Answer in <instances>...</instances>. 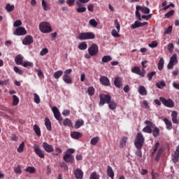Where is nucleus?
I'll list each match as a JSON object with an SVG mask.
<instances>
[{
	"mask_svg": "<svg viewBox=\"0 0 179 179\" xmlns=\"http://www.w3.org/2000/svg\"><path fill=\"white\" fill-rule=\"evenodd\" d=\"M143 143H145V137L142 133H137L134 145L136 149H142L143 148Z\"/></svg>",
	"mask_w": 179,
	"mask_h": 179,
	"instance_id": "obj_1",
	"label": "nucleus"
},
{
	"mask_svg": "<svg viewBox=\"0 0 179 179\" xmlns=\"http://www.w3.org/2000/svg\"><path fill=\"white\" fill-rule=\"evenodd\" d=\"M94 38H96V35L93 32H83L78 34V39L81 41L94 40Z\"/></svg>",
	"mask_w": 179,
	"mask_h": 179,
	"instance_id": "obj_2",
	"label": "nucleus"
},
{
	"mask_svg": "<svg viewBox=\"0 0 179 179\" xmlns=\"http://www.w3.org/2000/svg\"><path fill=\"white\" fill-rule=\"evenodd\" d=\"M111 101V96L108 94H100L99 106H104V104H108Z\"/></svg>",
	"mask_w": 179,
	"mask_h": 179,
	"instance_id": "obj_3",
	"label": "nucleus"
},
{
	"mask_svg": "<svg viewBox=\"0 0 179 179\" xmlns=\"http://www.w3.org/2000/svg\"><path fill=\"white\" fill-rule=\"evenodd\" d=\"M39 30L42 33H51V31H52L51 25L47 22H43L39 24Z\"/></svg>",
	"mask_w": 179,
	"mask_h": 179,
	"instance_id": "obj_4",
	"label": "nucleus"
},
{
	"mask_svg": "<svg viewBox=\"0 0 179 179\" xmlns=\"http://www.w3.org/2000/svg\"><path fill=\"white\" fill-rule=\"evenodd\" d=\"M159 100L168 108H173L174 107V101L171 99H166L164 97H159Z\"/></svg>",
	"mask_w": 179,
	"mask_h": 179,
	"instance_id": "obj_5",
	"label": "nucleus"
},
{
	"mask_svg": "<svg viewBox=\"0 0 179 179\" xmlns=\"http://www.w3.org/2000/svg\"><path fill=\"white\" fill-rule=\"evenodd\" d=\"M88 54L90 57H94V55H97L99 54V46L96 43H93L88 48Z\"/></svg>",
	"mask_w": 179,
	"mask_h": 179,
	"instance_id": "obj_6",
	"label": "nucleus"
},
{
	"mask_svg": "<svg viewBox=\"0 0 179 179\" xmlns=\"http://www.w3.org/2000/svg\"><path fill=\"white\" fill-rule=\"evenodd\" d=\"M34 149L36 155H37L38 157H40L41 159H44L45 156V153L44 152V151L42 150L41 148H40V145L37 144H34Z\"/></svg>",
	"mask_w": 179,
	"mask_h": 179,
	"instance_id": "obj_7",
	"label": "nucleus"
},
{
	"mask_svg": "<svg viewBox=\"0 0 179 179\" xmlns=\"http://www.w3.org/2000/svg\"><path fill=\"white\" fill-rule=\"evenodd\" d=\"M14 36H24V34H27V31L24 27H17L15 31L13 32Z\"/></svg>",
	"mask_w": 179,
	"mask_h": 179,
	"instance_id": "obj_8",
	"label": "nucleus"
},
{
	"mask_svg": "<svg viewBox=\"0 0 179 179\" xmlns=\"http://www.w3.org/2000/svg\"><path fill=\"white\" fill-rule=\"evenodd\" d=\"M52 113L54 114L55 118H56L57 121H59V122L62 121V117L61 116V113H59V110H58V108L55 106L52 108Z\"/></svg>",
	"mask_w": 179,
	"mask_h": 179,
	"instance_id": "obj_9",
	"label": "nucleus"
},
{
	"mask_svg": "<svg viewBox=\"0 0 179 179\" xmlns=\"http://www.w3.org/2000/svg\"><path fill=\"white\" fill-rule=\"evenodd\" d=\"M63 159L66 163H71V164H72V163L75 162V157H73L72 155L65 154L63 156Z\"/></svg>",
	"mask_w": 179,
	"mask_h": 179,
	"instance_id": "obj_10",
	"label": "nucleus"
},
{
	"mask_svg": "<svg viewBox=\"0 0 179 179\" xmlns=\"http://www.w3.org/2000/svg\"><path fill=\"white\" fill-rule=\"evenodd\" d=\"M42 146L44 150L47 152V153H52V152H54V147L52 145H50L48 143L43 142Z\"/></svg>",
	"mask_w": 179,
	"mask_h": 179,
	"instance_id": "obj_11",
	"label": "nucleus"
},
{
	"mask_svg": "<svg viewBox=\"0 0 179 179\" xmlns=\"http://www.w3.org/2000/svg\"><path fill=\"white\" fill-rule=\"evenodd\" d=\"M148 24H149L148 22H141L137 20L134 22V24L131 25V29H138V27H143Z\"/></svg>",
	"mask_w": 179,
	"mask_h": 179,
	"instance_id": "obj_12",
	"label": "nucleus"
},
{
	"mask_svg": "<svg viewBox=\"0 0 179 179\" xmlns=\"http://www.w3.org/2000/svg\"><path fill=\"white\" fill-rule=\"evenodd\" d=\"M34 41L33 36L29 35L22 40V44L24 45H30V44H33Z\"/></svg>",
	"mask_w": 179,
	"mask_h": 179,
	"instance_id": "obj_13",
	"label": "nucleus"
},
{
	"mask_svg": "<svg viewBox=\"0 0 179 179\" xmlns=\"http://www.w3.org/2000/svg\"><path fill=\"white\" fill-rule=\"evenodd\" d=\"M178 159H179V145L176 147V150L173 154L172 160L173 163H178Z\"/></svg>",
	"mask_w": 179,
	"mask_h": 179,
	"instance_id": "obj_14",
	"label": "nucleus"
},
{
	"mask_svg": "<svg viewBox=\"0 0 179 179\" xmlns=\"http://www.w3.org/2000/svg\"><path fill=\"white\" fill-rule=\"evenodd\" d=\"M99 82L103 86H110V80L106 76H101L99 79Z\"/></svg>",
	"mask_w": 179,
	"mask_h": 179,
	"instance_id": "obj_15",
	"label": "nucleus"
},
{
	"mask_svg": "<svg viewBox=\"0 0 179 179\" xmlns=\"http://www.w3.org/2000/svg\"><path fill=\"white\" fill-rule=\"evenodd\" d=\"M74 176L76 179H83V171H82L81 169L78 168L74 172Z\"/></svg>",
	"mask_w": 179,
	"mask_h": 179,
	"instance_id": "obj_16",
	"label": "nucleus"
},
{
	"mask_svg": "<svg viewBox=\"0 0 179 179\" xmlns=\"http://www.w3.org/2000/svg\"><path fill=\"white\" fill-rule=\"evenodd\" d=\"M83 136V134L79 131H73L71 133V137L73 139H80V138H82Z\"/></svg>",
	"mask_w": 179,
	"mask_h": 179,
	"instance_id": "obj_17",
	"label": "nucleus"
},
{
	"mask_svg": "<svg viewBox=\"0 0 179 179\" xmlns=\"http://www.w3.org/2000/svg\"><path fill=\"white\" fill-rule=\"evenodd\" d=\"M114 85L116 87H121L122 86V78L121 77L115 78Z\"/></svg>",
	"mask_w": 179,
	"mask_h": 179,
	"instance_id": "obj_18",
	"label": "nucleus"
},
{
	"mask_svg": "<svg viewBox=\"0 0 179 179\" xmlns=\"http://www.w3.org/2000/svg\"><path fill=\"white\" fill-rule=\"evenodd\" d=\"M15 64L17 65H22L23 62V56L22 55H18L15 58Z\"/></svg>",
	"mask_w": 179,
	"mask_h": 179,
	"instance_id": "obj_19",
	"label": "nucleus"
},
{
	"mask_svg": "<svg viewBox=\"0 0 179 179\" xmlns=\"http://www.w3.org/2000/svg\"><path fill=\"white\" fill-rule=\"evenodd\" d=\"M83 125H85V121H83V120L78 119L76 122L74 127L76 129H79V128H80V127H83Z\"/></svg>",
	"mask_w": 179,
	"mask_h": 179,
	"instance_id": "obj_20",
	"label": "nucleus"
},
{
	"mask_svg": "<svg viewBox=\"0 0 179 179\" xmlns=\"http://www.w3.org/2000/svg\"><path fill=\"white\" fill-rule=\"evenodd\" d=\"M45 125L48 129V131H52V127L51 125V120L48 117L45 118Z\"/></svg>",
	"mask_w": 179,
	"mask_h": 179,
	"instance_id": "obj_21",
	"label": "nucleus"
},
{
	"mask_svg": "<svg viewBox=\"0 0 179 179\" xmlns=\"http://www.w3.org/2000/svg\"><path fill=\"white\" fill-rule=\"evenodd\" d=\"M164 122L165 123L166 129H168L169 131L173 129V124H171V122L169 120V119L165 117L164 119Z\"/></svg>",
	"mask_w": 179,
	"mask_h": 179,
	"instance_id": "obj_22",
	"label": "nucleus"
},
{
	"mask_svg": "<svg viewBox=\"0 0 179 179\" xmlns=\"http://www.w3.org/2000/svg\"><path fill=\"white\" fill-rule=\"evenodd\" d=\"M107 174L108 177H110V178L114 179V171L113 170V168L110 166H108Z\"/></svg>",
	"mask_w": 179,
	"mask_h": 179,
	"instance_id": "obj_23",
	"label": "nucleus"
},
{
	"mask_svg": "<svg viewBox=\"0 0 179 179\" xmlns=\"http://www.w3.org/2000/svg\"><path fill=\"white\" fill-rule=\"evenodd\" d=\"M138 93L141 96H146V94H148V91L144 86L141 85L138 89Z\"/></svg>",
	"mask_w": 179,
	"mask_h": 179,
	"instance_id": "obj_24",
	"label": "nucleus"
},
{
	"mask_svg": "<svg viewBox=\"0 0 179 179\" xmlns=\"http://www.w3.org/2000/svg\"><path fill=\"white\" fill-rule=\"evenodd\" d=\"M178 115V113H177V111H173L171 113V117H172V122L173 124H178V120H177V116Z\"/></svg>",
	"mask_w": 179,
	"mask_h": 179,
	"instance_id": "obj_25",
	"label": "nucleus"
},
{
	"mask_svg": "<svg viewBox=\"0 0 179 179\" xmlns=\"http://www.w3.org/2000/svg\"><path fill=\"white\" fill-rule=\"evenodd\" d=\"M62 80L65 83H67L68 85L72 83V78H71V76H69L64 75L62 76Z\"/></svg>",
	"mask_w": 179,
	"mask_h": 179,
	"instance_id": "obj_26",
	"label": "nucleus"
},
{
	"mask_svg": "<svg viewBox=\"0 0 179 179\" xmlns=\"http://www.w3.org/2000/svg\"><path fill=\"white\" fill-rule=\"evenodd\" d=\"M22 66H24V68H33V66H34V64L31 62L24 61Z\"/></svg>",
	"mask_w": 179,
	"mask_h": 179,
	"instance_id": "obj_27",
	"label": "nucleus"
},
{
	"mask_svg": "<svg viewBox=\"0 0 179 179\" xmlns=\"http://www.w3.org/2000/svg\"><path fill=\"white\" fill-rule=\"evenodd\" d=\"M5 9L8 13L13 12L15 10V5H10V3H7L6 5Z\"/></svg>",
	"mask_w": 179,
	"mask_h": 179,
	"instance_id": "obj_28",
	"label": "nucleus"
},
{
	"mask_svg": "<svg viewBox=\"0 0 179 179\" xmlns=\"http://www.w3.org/2000/svg\"><path fill=\"white\" fill-rule=\"evenodd\" d=\"M42 8L45 11L50 10V9H51L50 4H48L45 0H42Z\"/></svg>",
	"mask_w": 179,
	"mask_h": 179,
	"instance_id": "obj_29",
	"label": "nucleus"
},
{
	"mask_svg": "<svg viewBox=\"0 0 179 179\" xmlns=\"http://www.w3.org/2000/svg\"><path fill=\"white\" fill-rule=\"evenodd\" d=\"M62 75H64V72L62 70H59L54 73L53 77L55 79H59Z\"/></svg>",
	"mask_w": 179,
	"mask_h": 179,
	"instance_id": "obj_30",
	"label": "nucleus"
},
{
	"mask_svg": "<svg viewBox=\"0 0 179 179\" xmlns=\"http://www.w3.org/2000/svg\"><path fill=\"white\" fill-rule=\"evenodd\" d=\"M171 64H173L175 65H177L178 64V59H177V55L174 54L172 55V57L170 58V61Z\"/></svg>",
	"mask_w": 179,
	"mask_h": 179,
	"instance_id": "obj_31",
	"label": "nucleus"
},
{
	"mask_svg": "<svg viewBox=\"0 0 179 179\" xmlns=\"http://www.w3.org/2000/svg\"><path fill=\"white\" fill-rule=\"evenodd\" d=\"M152 132L154 138H157V136L160 135V129L157 127H155Z\"/></svg>",
	"mask_w": 179,
	"mask_h": 179,
	"instance_id": "obj_32",
	"label": "nucleus"
},
{
	"mask_svg": "<svg viewBox=\"0 0 179 179\" xmlns=\"http://www.w3.org/2000/svg\"><path fill=\"white\" fill-rule=\"evenodd\" d=\"M164 66V59H163V57H161L159 63H158V69L159 71H162L163 68Z\"/></svg>",
	"mask_w": 179,
	"mask_h": 179,
	"instance_id": "obj_33",
	"label": "nucleus"
},
{
	"mask_svg": "<svg viewBox=\"0 0 179 179\" xmlns=\"http://www.w3.org/2000/svg\"><path fill=\"white\" fill-rule=\"evenodd\" d=\"M131 72L132 73H136V75H139L141 74V68H139V66H134L132 69H131Z\"/></svg>",
	"mask_w": 179,
	"mask_h": 179,
	"instance_id": "obj_34",
	"label": "nucleus"
},
{
	"mask_svg": "<svg viewBox=\"0 0 179 179\" xmlns=\"http://www.w3.org/2000/svg\"><path fill=\"white\" fill-rule=\"evenodd\" d=\"M34 131L35 134H36L37 136H41V130L40 129V127L38 125L35 124L34 126Z\"/></svg>",
	"mask_w": 179,
	"mask_h": 179,
	"instance_id": "obj_35",
	"label": "nucleus"
},
{
	"mask_svg": "<svg viewBox=\"0 0 179 179\" xmlns=\"http://www.w3.org/2000/svg\"><path fill=\"white\" fill-rule=\"evenodd\" d=\"M108 104L110 110H115V108H117V103H115L114 101L110 100V103Z\"/></svg>",
	"mask_w": 179,
	"mask_h": 179,
	"instance_id": "obj_36",
	"label": "nucleus"
},
{
	"mask_svg": "<svg viewBox=\"0 0 179 179\" xmlns=\"http://www.w3.org/2000/svg\"><path fill=\"white\" fill-rule=\"evenodd\" d=\"M99 141H100V138H99V136H96L91 139L90 143L93 146H96V145H97V143H99Z\"/></svg>",
	"mask_w": 179,
	"mask_h": 179,
	"instance_id": "obj_37",
	"label": "nucleus"
},
{
	"mask_svg": "<svg viewBox=\"0 0 179 179\" xmlns=\"http://www.w3.org/2000/svg\"><path fill=\"white\" fill-rule=\"evenodd\" d=\"M79 50H81L82 51H84V50L87 49V43L86 42H82L78 45Z\"/></svg>",
	"mask_w": 179,
	"mask_h": 179,
	"instance_id": "obj_38",
	"label": "nucleus"
},
{
	"mask_svg": "<svg viewBox=\"0 0 179 179\" xmlns=\"http://www.w3.org/2000/svg\"><path fill=\"white\" fill-rule=\"evenodd\" d=\"M34 103H36V104H40L41 99H40V96H38V94H37L36 93L34 94Z\"/></svg>",
	"mask_w": 179,
	"mask_h": 179,
	"instance_id": "obj_39",
	"label": "nucleus"
},
{
	"mask_svg": "<svg viewBox=\"0 0 179 179\" xmlns=\"http://www.w3.org/2000/svg\"><path fill=\"white\" fill-rule=\"evenodd\" d=\"M127 141H128V137H123L120 141V148H124L127 145Z\"/></svg>",
	"mask_w": 179,
	"mask_h": 179,
	"instance_id": "obj_40",
	"label": "nucleus"
},
{
	"mask_svg": "<svg viewBox=\"0 0 179 179\" xmlns=\"http://www.w3.org/2000/svg\"><path fill=\"white\" fill-rule=\"evenodd\" d=\"M156 86L158 89H163V87H166V83L164 81H159L156 83Z\"/></svg>",
	"mask_w": 179,
	"mask_h": 179,
	"instance_id": "obj_41",
	"label": "nucleus"
},
{
	"mask_svg": "<svg viewBox=\"0 0 179 179\" xmlns=\"http://www.w3.org/2000/svg\"><path fill=\"white\" fill-rule=\"evenodd\" d=\"M89 24H90V26H92V27H97V25L99 24V22H97V21H96V20L94 19H91L89 21Z\"/></svg>",
	"mask_w": 179,
	"mask_h": 179,
	"instance_id": "obj_42",
	"label": "nucleus"
},
{
	"mask_svg": "<svg viewBox=\"0 0 179 179\" xmlns=\"http://www.w3.org/2000/svg\"><path fill=\"white\" fill-rule=\"evenodd\" d=\"M63 124L64 127H71V125H72V121H71L69 118H66L64 120Z\"/></svg>",
	"mask_w": 179,
	"mask_h": 179,
	"instance_id": "obj_43",
	"label": "nucleus"
},
{
	"mask_svg": "<svg viewBox=\"0 0 179 179\" xmlns=\"http://www.w3.org/2000/svg\"><path fill=\"white\" fill-rule=\"evenodd\" d=\"M25 171H27V173H30L31 174H34L36 173V169L34 167L28 166L25 169Z\"/></svg>",
	"mask_w": 179,
	"mask_h": 179,
	"instance_id": "obj_44",
	"label": "nucleus"
},
{
	"mask_svg": "<svg viewBox=\"0 0 179 179\" xmlns=\"http://www.w3.org/2000/svg\"><path fill=\"white\" fill-rule=\"evenodd\" d=\"M19 104V98L16 95L13 96V106H17Z\"/></svg>",
	"mask_w": 179,
	"mask_h": 179,
	"instance_id": "obj_45",
	"label": "nucleus"
},
{
	"mask_svg": "<svg viewBox=\"0 0 179 179\" xmlns=\"http://www.w3.org/2000/svg\"><path fill=\"white\" fill-rule=\"evenodd\" d=\"M24 149V142H22L19 145L18 148L17 149V151L19 153H22L23 152Z\"/></svg>",
	"mask_w": 179,
	"mask_h": 179,
	"instance_id": "obj_46",
	"label": "nucleus"
},
{
	"mask_svg": "<svg viewBox=\"0 0 179 179\" xmlns=\"http://www.w3.org/2000/svg\"><path fill=\"white\" fill-rule=\"evenodd\" d=\"M112 59L113 58L111 57V56H103L102 57V62H110V61H111Z\"/></svg>",
	"mask_w": 179,
	"mask_h": 179,
	"instance_id": "obj_47",
	"label": "nucleus"
},
{
	"mask_svg": "<svg viewBox=\"0 0 179 179\" xmlns=\"http://www.w3.org/2000/svg\"><path fill=\"white\" fill-rule=\"evenodd\" d=\"M100 178V176L97 174L96 172H92L90 176V179H99Z\"/></svg>",
	"mask_w": 179,
	"mask_h": 179,
	"instance_id": "obj_48",
	"label": "nucleus"
},
{
	"mask_svg": "<svg viewBox=\"0 0 179 179\" xmlns=\"http://www.w3.org/2000/svg\"><path fill=\"white\" fill-rule=\"evenodd\" d=\"M14 171L15 174H22V169L20 168V165H17L16 167H15Z\"/></svg>",
	"mask_w": 179,
	"mask_h": 179,
	"instance_id": "obj_49",
	"label": "nucleus"
},
{
	"mask_svg": "<svg viewBox=\"0 0 179 179\" xmlns=\"http://www.w3.org/2000/svg\"><path fill=\"white\" fill-rule=\"evenodd\" d=\"M143 132H145V134H152V127L146 126L143 129Z\"/></svg>",
	"mask_w": 179,
	"mask_h": 179,
	"instance_id": "obj_50",
	"label": "nucleus"
},
{
	"mask_svg": "<svg viewBox=\"0 0 179 179\" xmlns=\"http://www.w3.org/2000/svg\"><path fill=\"white\" fill-rule=\"evenodd\" d=\"M85 10H86V7H80V6L76 8V11L78 12V13H85Z\"/></svg>",
	"mask_w": 179,
	"mask_h": 179,
	"instance_id": "obj_51",
	"label": "nucleus"
},
{
	"mask_svg": "<svg viewBox=\"0 0 179 179\" xmlns=\"http://www.w3.org/2000/svg\"><path fill=\"white\" fill-rule=\"evenodd\" d=\"M155 75H156V71H152V72L149 73L147 75V78H148V80H152V79H153V76H155Z\"/></svg>",
	"mask_w": 179,
	"mask_h": 179,
	"instance_id": "obj_52",
	"label": "nucleus"
},
{
	"mask_svg": "<svg viewBox=\"0 0 179 179\" xmlns=\"http://www.w3.org/2000/svg\"><path fill=\"white\" fill-rule=\"evenodd\" d=\"M89 96H93L94 94V87H90L87 90Z\"/></svg>",
	"mask_w": 179,
	"mask_h": 179,
	"instance_id": "obj_53",
	"label": "nucleus"
},
{
	"mask_svg": "<svg viewBox=\"0 0 179 179\" xmlns=\"http://www.w3.org/2000/svg\"><path fill=\"white\" fill-rule=\"evenodd\" d=\"M141 12L145 13V15H149V13H150V9L148 7H143Z\"/></svg>",
	"mask_w": 179,
	"mask_h": 179,
	"instance_id": "obj_54",
	"label": "nucleus"
},
{
	"mask_svg": "<svg viewBox=\"0 0 179 179\" xmlns=\"http://www.w3.org/2000/svg\"><path fill=\"white\" fill-rule=\"evenodd\" d=\"M173 15H174V10H171L169 12H168L167 13H166L164 15L165 17H166L167 19H169V17H171V16H173Z\"/></svg>",
	"mask_w": 179,
	"mask_h": 179,
	"instance_id": "obj_55",
	"label": "nucleus"
},
{
	"mask_svg": "<svg viewBox=\"0 0 179 179\" xmlns=\"http://www.w3.org/2000/svg\"><path fill=\"white\" fill-rule=\"evenodd\" d=\"M55 153H53V156H58V155H61V153H62V150L59 148H55Z\"/></svg>",
	"mask_w": 179,
	"mask_h": 179,
	"instance_id": "obj_56",
	"label": "nucleus"
},
{
	"mask_svg": "<svg viewBox=\"0 0 179 179\" xmlns=\"http://www.w3.org/2000/svg\"><path fill=\"white\" fill-rule=\"evenodd\" d=\"M14 71L18 75H23V71L19 69L17 66L14 67Z\"/></svg>",
	"mask_w": 179,
	"mask_h": 179,
	"instance_id": "obj_57",
	"label": "nucleus"
},
{
	"mask_svg": "<svg viewBox=\"0 0 179 179\" xmlns=\"http://www.w3.org/2000/svg\"><path fill=\"white\" fill-rule=\"evenodd\" d=\"M90 0H78L76 1V5L80 6V3H87Z\"/></svg>",
	"mask_w": 179,
	"mask_h": 179,
	"instance_id": "obj_58",
	"label": "nucleus"
},
{
	"mask_svg": "<svg viewBox=\"0 0 179 179\" xmlns=\"http://www.w3.org/2000/svg\"><path fill=\"white\" fill-rule=\"evenodd\" d=\"M115 27L118 31V33H120V30L121 29V26L120 25V22H118V20H115Z\"/></svg>",
	"mask_w": 179,
	"mask_h": 179,
	"instance_id": "obj_59",
	"label": "nucleus"
},
{
	"mask_svg": "<svg viewBox=\"0 0 179 179\" xmlns=\"http://www.w3.org/2000/svg\"><path fill=\"white\" fill-rule=\"evenodd\" d=\"M19 26H22V21L20 20H17L15 21V22L13 23V27H19Z\"/></svg>",
	"mask_w": 179,
	"mask_h": 179,
	"instance_id": "obj_60",
	"label": "nucleus"
},
{
	"mask_svg": "<svg viewBox=\"0 0 179 179\" xmlns=\"http://www.w3.org/2000/svg\"><path fill=\"white\" fill-rule=\"evenodd\" d=\"M36 72H37V75L41 79H43V78H44V73H43V71H41V70L37 69L36 70Z\"/></svg>",
	"mask_w": 179,
	"mask_h": 179,
	"instance_id": "obj_61",
	"label": "nucleus"
},
{
	"mask_svg": "<svg viewBox=\"0 0 179 179\" xmlns=\"http://www.w3.org/2000/svg\"><path fill=\"white\" fill-rule=\"evenodd\" d=\"M173 31V27L169 26L164 31V34H170Z\"/></svg>",
	"mask_w": 179,
	"mask_h": 179,
	"instance_id": "obj_62",
	"label": "nucleus"
},
{
	"mask_svg": "<svg viewBox=\"0 0 179 179\" xmlns=\"http://www.w3.org/2000/svg\"><path fill=\"white\" fill-rule=\"evenodd\" d=\"M76 1V0H67L66 3L67 5H69V6H73V5H75Z\"/></svg>",
	"mask_w": 179,
	"mask_h": 179,
	"instance_id": "obj_63",
	"label": "nucleus"
},
{
	"mask_svg": "<svg viewBox=\"0 0 179 179\" xmlns=\"http://www.w3.org/2000/svg\"><path fill=\"white\" fill-rule=\"evenodd\" d=\"M152 179H157L159 178V174L157 173H155L153 171L151 172Z\"/></svg>",
	"mask_w": 179,
	"mask_h": 179,
	"instance_id": "obj_64",
	"label": "nucleus"
}]
</instances>
